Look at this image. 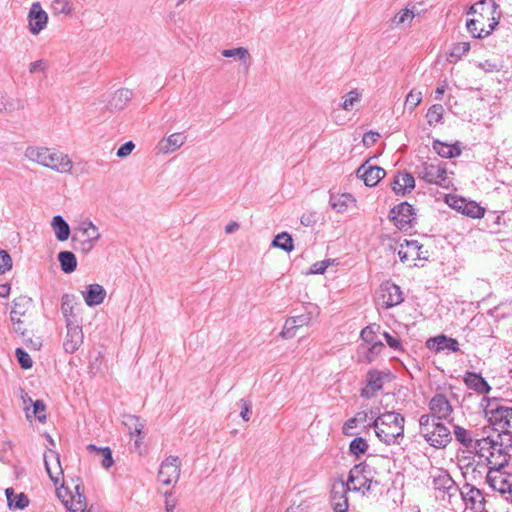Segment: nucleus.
I'll return each mask as SVG.
<instances>
[{
    "instance_id": "nucleus-1",
    "label": "nucleus",
    "mask_w": 512,
    "mask_h": 512,
    "mask_svg": "<svg viewBox=\"0 0 512 512\" xmlns=\"http://www.w3.org/2000/svg\"><path fill=\"white\" fill-rule=\"evenodd\" d=\"M44 464L49 478L56 486L57 497L69 512H84L87 506L84 489L78 483L74 485L73 490L65 486L59 454L54 450H48L44 454Z\"/></svg>"
},
{
    "instance_id": "nucleus-2",
    "label": "nucleus",
    "mask_w": 512,
    "mask_h": 512,
    "mask_svg": "<svg viewBox=\"0 0 512 512\" xmlns=\"http://www.w3.org/2000/svg\"><path fill=\"white\" fill-rule=\"evenodd\" d=\"M475 442V453L489 467L506 468L512 458V437L503 430Z\"/></svg>"
},
{
    "instance_id": "nucleus-3",
    "label": "nucleus",
    "mask_w": 512,
    "mask_h": 512,
    "mask_svg": "<svg viewBox=\"0 0 512 512\" xmlns=\"http://www.w3.org/2000/svg\"><path fill=\"white\" fill-rule=\"evenodd\" d=\"M468 14L476 17L468 19L466 27L475 38H484L491 34L499 23L501 12L494 0H480L473 4Z\"/></svg>"
},
{
    "instance_id": "nucleus-4",
    "label": "nucleus",
    "mask_w": 512,
    "mask_h": 512,
    "mask_svg": "<svg viewBox=\"0 0 512 512\" xmlns=\"http://www.w3.org/2000/svg\"><path fill=\"white\" fill-rule=\"evenodd\" d=\"M24 156L29 161L60 174H71L73 170V161L69 155L55 148L28 146Z\"/></svg>"
},
{
    "instance_id": "nucleus-5",
    "label": "nucleus",
    "mask_w": 512,
    "mask_h": 512,
    "mask_svg": "<svg viewBox=\"0 0 512 512\" xmlns=\"http://www.w3.org/2000/svg\"><path fill=\"white\" fill-rule=\"evenodd\" d=\"M101 239V233L92 220L81 218L73 228L71 241L73 248L83 254L90 253Z\"/></svg>"
},
{
    "instance_id": "nucleus-6",
    "label": "nucleus",
    "mask_w": 512,
    "mask_h": 512,
    "mask_svg": "<svg viewBox=\"0 0 512 512\" xmlns=\"http://www.w3.org/2000/svg\"><path fill=\"white\" fill-rule=\"evenodd\" d=\"M419 433L436 449L446 448L452 441L450 429L441 421L429 417L419 418Z\"/></svg>"
},
{
    "instance_id": "nucleus-7",
    "label": "nucleus",
    "mask_w": 512,
    "mask_h": 512,
    "mask_svg": "<svg viewBox=\"0 0 512 512\" xmlns=\"http://www.w3.org/2000/svg\"><path fill=\"white\" fill-rule=\"evenodd\" d=\"M33 308V300L28 296H19L13 300L10 320L14 332L21 337H25L27 334V325L30 323Z\"/></svg>"
},
{
    "instance_id": "nucleus-8",
    "label": "nucleus",
    "mask_w": 512,
    "mask_h": 512,
    "mask_svg": "<svg viewBox=\"0 0 512 512\" xmlns=\"http://www.w3.org/2000/svg\"><path fill=\"white\" fill-rule=\"evenodd\" d=\"M373 468L370 464L355 465L349 472L348 481L345 484L350 490L360 491L363 494L373 490L379 482L372 479Z\"/></svg>"
},
{
    "instance_id": "nucleus-9",
    "label": "nucleus",
    "mask_w": 512,
    "mask_h": 512,
    "mask_svg": "<svg viewBox=\"0 0 512 512\" xmlns=\"http://www.w3.org/2000/svg\"><path fill=\"white\" fill-rule=\"evenodd\" d=\"M420 177L429 184L449 189L452 181L448 177L446 165L442 163L424 162L419 167Z\"/></svg>"
},
{
    "instance_id": "nucleus-10",
    "label": "nucleus",
    "mask_w": 512,
    "mask_h": 512,
    "mask_svg": "<svg viewBox=\"0 0 512 512\" xmlns=\"http://www.w3.org/2000/svg\"><path fill=\"white\" fill-rule=\"evenodd\" d=\"M379 420H381V417L373 410L360 411L354 417L346 420L343 424L342 432L346 436H353L355 434L354 430L358 424H363L364 427L373 426L375 434L381 439V435L384 431L379 427Z\"/></svg>"
},
{
    "instance_id": "nucleus-11",
    "label": "nucleus",
    "mask_w": 512,
    "mask_h": 512,
    "mask_svg": "<svg viewBox=\"0 0 512 512\" xmlns=\"http://www.w3.org/2000/svg\"><path fill=\"white\" fill-rule=\"evenodd\" d=\"M433 488L437 492L436 497L452 504L453 498L458 496L459 488L448 472L440 470L433 477Z\"/></svg>"
},
{
    "instance_id": "nucleus-12",
    "label": "nucleus",
    "mask_w": 512,
    "mask_h": 512,
    "mask_svg": "<svg viewBox=\"0 0 512 512\" xmlns=\"http://www.w3.org/2000/svg\"><path fill=\"white\" fill-rule=\"evenodd\" d=\"M429 413L423 414L420 418L429 417L433 420H450L453 413V407L443 393H436L428 403Z\"/></svg>"
},
{
    "instance_id": "nucleus-13",
    "label": "nucleus",
    "mask_w": 512,
    "mask_h": 512,
    "mask_svg": "<svg viewBox=\"0 0 512 512\" xmlns=\"http://www.w3.org/2000/svg\"><path fill=\"white\" fill-rule=\"evenodd\" d=\"M389 219L400 230H408L416 220V213L411 204L401 202L389 212Z\"/></svg>"
},
{
    "instance_id": "nucleus-14",
    "label": "nucleus",
    "mask_w": 512,
    "mask_h": 512,
    "mask_svg": "<svg viewBox=\"0 0 512 512\" xmlns=\"http://www.w3.org/2000/svg\"><path fill=\"white\" fill-rule=\"evenodd\" d=\"M404 416L396 411H386V444H400L404 438Z\"/></svg>"
},
{
    "instance_id": "nucleus-15",
    "label": "nucleus",
    "mask_w": 512,
    "mask_h": 512,
    "mask_svg": "<svg viewBox=\"0 0 512 512\" xmlns=\"http://www.w3.org/2000/svg\"><path fill=\"white\" fill-rule=\"evenodd\" d=\"M180 477V463L176 456H169L160 465L158 479L164 485L176 483Z\"/></svg>"
},
{
    "instance_id": "nucleus-16",
    "label": "nucleus",
    "mask_w": 512,
    "mask_h": 512,
    "mask_svg": "<svg viewBox=\"0 0 512 512\" xmlns=\"http://www.w3.org/2000/svg\"><path fill=\"white\" fill-rule=\"evenodd\" d=\"M28 29L32 35H38L44 30L48 23V14L42 8L40 2L32 3L28 16Z\"/></svg>"
},
{
    "instance_id": "nucleus-17",
    "label": "nucleus",
    "mask_w": 512,
    "mask_h": 512,
    "mask_svg": "<svg viewBox=\"0 0 512 512\" xmlns=\"http://www.w3.org/2000/svg\"><path fill=\"white\" fill-rule=\"evenodd\" d=\"M505 468L489 467L486 476V482L494 491L505 495L507 489L512 485L511 476L506 474L503 470Z\"/></svg>"
},
{
    "instance_id": "nucleus-18",
    "label": "nucleus",
    "mask_w": 512,
    "mask_h": 512,
    "mask_svg": "<svg viewBox=\"0 0 512 512\" xmlns=\"http://www.w3.org/2000/svg\"><path fill=\"white\" fill-rule=\"evenodd\" d=\"M84 334L82 326L77 323L66 324V334L63 340V348L66 353H75L83 344Z\"/></svg>"
},
{
    "instance_id": "nucleus-19",
    "label": "nucleus",
    "mask_w": 512,
    "mask_h": 512,
    "mask_svg": "<svg viewBox=\"0 0 512 512\" xmlns=\"http://www.w3.org/2000/svg\"><path fill=\"white\" fill-rule=\"evenodd\" d=\"M462 501L465 503L467 508L473 510H481L484 508L485 499L480 489L475 486L466 483L458 491Z\"/></svg>"
},
{
    "instance_id": "nucleus-20",
    "label": "nucleus",
    "mask_w": 512,
    "mask_h": 512,
    "mask_svg": "<svg viewBox=\"0 0 512 512\" xmlns=\"http://www.w3.org/2000/svg\"><path fill=\"white\" fill-rule=\"evenodd\" d=\"M351 491L343 479L336 480L332 485L331 504L335 512L348 511L347 492Z\"/></svg>"
},
{
    "instance_id": "nucleus-21",
    "label": "nucleus",
    "mask_w": 512,
    "mask_h": 512,
    "mask_svg": "<svg viewBox=\"0 0 512 512\" xmlns=\"http://www.w3.org/2000/svg\"><path fill=\"white\" fill-rule=\"evenodd\" d=\"M357 176L364 181L366 186L373 187L384 178V170L381 167L371 165L368 160L357 169Z\"/></svg>"
},
{
    "instance_id": "nucleus-22",
    "label": "nucleus",
    "mask_w": 512,
    "mask_h": 512,
    "mask_svg": "<svg viewBox=\"0 0 512 512\" xmlns=\"http://www.w3.org/2000/svg\"><path fill=\"white\" fill-rule=\"evenodd\" d=\"M312 320L311 313H305L297 316L289 317L284 324V327L280 333L281 337L285 339L292 338L298 328L307 326Z\"/></svg>"
},
{
    "instance_id": "nucleus-23",
    "label": "nucleus",
    "mask_w": 512,
    "mask_h": 512,
    "mask_svg": "<svg viewBox=\"0 0 512 512\" xmlns=\"http://www.w3.org/2000/svg\"><path fill=\"white\" fill-rule=\"evenodd\" d=\"M426 347L430 350H434L436 352L441 351H450V352H458L459 351V343L456 339L447 337L446 335H438L436 337L429 338L426 341Z\"/></svg>"
},
{
    "instance_id": "nucleus-24",
    "label": "nucleus",
    "mask_w": 512,
    "mask_h": 512,
    "mask_svg": "<svg viewBox=\"0 0 512 512\" xmlns=\"http://www.w3.org/2000/svg\"><path fill=\"white\" fill-rule=\"evenodd\" d=\"M384 385V378L382 373L377 370H371L367 373L366 386L361 390V396L370 398L375 393L382 389Z\"/></svg>"
},
{
    "instance_id": "nucleus-25",
    "label": "nucleus",
    "mask_w": 512,
    "mask_h": 512,
    "mask_svg": "<svg viewBox=\"0 0 512 512\" xmlns=\"http://www.w3.org/2000/svg\"><path fill=\"white\" fill-rule=\"evenodd\" d=\"M384 344L381 342H373L370 345H359L357 348L358 362H373L383 351Z\"/></svg>"
},
{
    "instance_id": "nucleus-26",
    "label": "nucleus",
    "mask_w": 512,
    "mask_h": 512,
    "mask_svg": "<svg viewBox=\"0 0 512 512\" xmlns=\"http://www.w3.org/2000/svg\"><path fill=\"white\" fill-rule=\"evenodd\" d=\"M392 190L395 194L398 195H406L410 193L415 187V180L412 174L410 173H399L394 177V180L391 183Z\"/></svg>"
},
{
    "instance_id": "nucleus-27",
    "label": "nucleus",
    "mask_w": 512,
    "mask_h": 512,
    "mask_svg": "<svg viewBox=\"0 0 512 512\" xmlns=\"http://www.w3.org/2000/svg\"><path fill=\"white\" fill-rule=\"evenodd\" d=\"M25 100L19 96H8L0 91V113L12 114L23 110Z\"/></svg>"
},
{
    "instance_id": "nucleus-28",
    "label": "nucleus",
    "mask_w": 512,
    "mask_h": 512,
    "mask_svg": "<svg viewBox=\"0 0 512 512\" xmlns=\"http://www.w3.org/2000/svg\"><path fill=\"white\" fill-rule=\"evenodd\" d=\"M84 301L87 306L93 307L103 303L106 297L105 289L99 284H90L86 291L82 292Z\"/></svg>"
},
{
    "instance_id": "nucleus-29",
    "label": "nucleus",
    "mask_w": 512,
    "mask_h": 512,
    "mask_svg": "<svg viewBox=\"0 0 512 512\" xmlns=\"http://www.w3.org/2000/svg\"><path fill=\"white\" fill-rule=\"evenodd\" d=\"M185 142H186V136L183 133H181V132L173 133V134L169 135L168 137L163 138L158 143V149L160 152L165 153V154L171 153V152H174L177 149H179L181 146H183Z\"/></svg>"
},
{
    "instance_id": "nucleus-30",
    "label": "nucleus",
    "mask_w": 512,
    "mask_h": 512,
    "mask_svg": "<svg viewBox=\"0 0 512 512\" xmlns=\"http://www.w3.org/2000/svg\"><path fill=\"white\" fill-rule=\"evenodd\" d=\"M354 197L349 193H331L329 204L337 213H343L353 205H355Z\"/></svg>"
},
{
    "instance_id": "nucleus-31",
    "label": "nucleus",
    "mask_w": 512,
    "mask_h": 512,
    "mask_svg": "<svg viewBox=\"0 0 512 512\" xmlns=\"http://www.w3.org/2000/svg\"><path fill=\"white\" fill-rule=\"evenodd\" d=\"M463 380L470 389L480 394H486L491 390L487 381L475 372H466Z\"/></svg>"
},
{
    "instance_id": "nucleus-32",
    "label": "nucleus",
    "mask_w": 512,
    "mask_h": 512,
    "mask_svg": "<svg viewBox=\"0 0 512 512\" xmlns=\"http://www.w3.org/2000/svg\"><path fill=\"white\" fill-rule=\"evenodd\" d=\"M415 16L416 12L414 6L412 9L408 7L403 8L390 20V27L405 29L411 25Z\"/></svg>"
},
{
    "instance_id": "nucleus-33",
    "label": "nucleus",
    "mask_w": 512,
    "mask_h": 512,
    "mask_svg": "<svg viewBox=\"0 0 512 512\" xmlns=\"http://www.w3.org/2000/svg\"><path fill=\"white\" fill-rule=\"evenodd\" d=\"M449 424L452 425L453 428V434L455 436L456 441H458L462 446L465 448H474L475 449V442L473 432L470 430L465 429L464 427L452 423V421H449Z\"/></svg>"
},
{
    "instance_id": "nucleus-34",
    "label": "nucleus",
    "mask_w": 512,
    "mask_h": 512,
    "mask_svg": "<svg viewBox=\"0 0 512 512\" xmlns=\"http://www.w3.org/2000/svg\"><path fill=\"white\" fill-rule=\"evenodd\" d=\"M133 93L127 88L117 90L111 97L108 106L111 110L124 109L131 100Z\"/></svg>"
},
{
    "instance_id": "nucleus-35",
    "label": "nucleus",
    "mask_w": 512,
    "mask_h": 512,
    "mask_svg": "<svg viewBox=\"0 0 512 512\" xmlns=\"http://www.w3.org/2000/svg\"><path fill=\"white\" fill-rule=\"evenodd\" d=\"M51 226L55 232V237L58 241H66L71 235V229L65 219L56 215L51 221Z\"/></svg>"
},
{
    "instance_id": "nucleus-36",
    "label": "nucleus",
    "mask_w": 512,
    "mask_h": 512,
    "mask_svg": "<svg viewBox=\"0 0 512 512\" xmlns=\"http://www.w3.org/2000/svg\"><path fill=\"white\" fill-rule=\"evenodd\" d=\"M49 9L55 17L60 15L71 16L75 7L71 0H52Z\"/></svg>"
},
{
    "instance_id": "nucleus-37",
    "label": "nucleus",
    "mask_w": 512,
    "mask_h": 512,
    "mask_svg": "<svg viewBox=\"0 0 512 512\" xmlns=\"http://www.w3.org/2000/svg\"><path fill=\"white\" fill-rule=\"evenodd\" d=\"M75 296L71 294H64L61 298V312L63 317L65 318V322L67 323H77L74 317V306H75Z\"/></svg>"
},
{
    "instance_id": "nucleus-38",
    "label": "nucleus",
    "mask_w": 512,
    "mask_h": 512,
    "mask_svg": "<svg viewBox=\"0 0 512 512\" xmlns=\"http://www.w3.org/2000/svg\"><path fill=\"white\" fill-rule=\"evenodd\" d=\"M8 506L10 509H24L29 504V499L24 493L15 494L13 488L5 490Z\"/></svg>"
},
{
    "instance_id": "nucleus-39",
    "label": "nucleus",
    "mask_w": 512,
    "mask_h": 512,
    "mask_svg": "<svg viewBox=\"0 0 512 512\" xmlns=\"http://www.w3.org/2000/svg\"><path fill=\"white\" fill-rule=\"evenodd\" d=\"M386 293L388 296L386 300V308L399 305L404 301V294L401 288L394 283H388L386 281Z\"/></svg>"
},
{
    "instance_id": "nucleus-40",
    "label": "nucleus",
    "mask_w": 512,
    "mask_h": 512,
    "mask_svg": "<svg viewBox=\"0 0 512 512\" xmlns=\"http://www.w3.org/2000/svg\"><path fill=\"white\" fill-rule=\"evenodd\" d=\"M433 149L444 158H454L461 154V149L458 145L446 144L439 140L433 141Z\"/></svg>"
},
{
    "instance_id": "nucleus-41",
    "label": "nucleus",
    "mask_w": 512,
    "mask_h": 512,
    "mask_svg": "<svg viewBox=\"0 0 512 512\" xmlns=\"http://www.w3.org/2000/svg\"><path fill=\"white\" fill-rule=\"evenodd\" d=\"M222 56L225 58H236L242 62L243 65L249 67V61L251 59L250 52L245 47H237L231 49H224L221 52Z\"/></svg>"
},
{
    "instance_id": "nucleus-42",
    "label": "nucleus",
    "mask_w": 512,
    "mask_h": 512,
    "mask_svg": "<svg viewBox=\"0 0 512 512\" xmlns=\"http://www.w3.org/2000/svg\"><path fill=\"white\" fill-rule=\"evenodd\" d=\"M58 261L60 263L61 270L65 273H72L77 267L76 256L70 251L59 252Z\"/></svg>"
},
{
    "instance_id": "nucleus-43",
    "label": "nucleus",
    "mask_w": 512,
    "mask_h": 512,
    "mask_svg": "<svg viewBox=\"0 0 512 512\" xmlns=\"http://www.w3.org/2000/svg\"><path fill=\"white\" fill-rule=\"evenodd\" d=\"M123 424L128 429L131 436L136 435L139 439H141L144 423L139 417L135 415H126L124 416Z\"/></svg>"
},
{
    "instance_id": "nucleus-44",
    "label": "nucleus",
    "mask_w": 512,
    "mask_h": 512,
    "mask_svg": "<svg viewBox=\"0 0 512 512\" xmlns=\"http://www.w3.org/2000/svg\"><path fill=\"white\" fill-rule=\"evenodd\" d=\"M342 98L343 102L340 104V107L343 110L350 112L361 102L362 92L358 89H352Z\"/></svg>"
},
{
    "instance_id": "nucleus-45",
    "label": "nucleus",
    "mask_w": 512,
    "mask_h": 512,
    "mask_svg": "<svg viewBox=\"0 0 512 512\" xmlns=\"http://www.w3.org/2000/svg\"><path fill=\"white\" fill-rule=\"evenodd\" d=\"M380 325L377 324H371L367 327H365L361 331V340L362 343L360 345H370L373 344V342H381V339L377 336V333L380 331Z\"/></svg>"
},
{
    "instance_id": "nucleus-46",
    "label": "nucleus",
    "mask_w": 512,
    "mask_h": 512,
    "mask_svg": "<svg viewBox=\"0 0 512 512\" xmlns=\"http://www.w3.org/2000/svg\"><path fill=\"white\" fill-rule=\"evenodd\" d=\"M457 202L464 204L463 214L472 218H481L484 216L485 210L474 201H466L460 198Z\"/></svg>"
},
{
    "instance_id": "nucleus-47",
    "label": "nucleus",
    "mask_w": 512,
    "mask_h": 512,
    "mask_svg": "<svg viewBox=\"0 0 512 512\" xmlns=\"http://www.w3.org/2000/svg\"><path fill=\"white\" fill-rule=\"evenodd\" d=\"M272 246L282 249L285 252H291L294 248L293 239L288 233L282 232L275 236L272 241Z\"/></svg>"
},
{
    "instance_id": "nucleus-48",
    "label": "nucleus",
    "mask_w": 512,
    "mask_h": 512,
    "mask_svg": "<svg viewBox=\"0 0 512 512\" xmlns=\"http://www.w3.org/2000/svg\"><path fill=\"white\" fill-rule=\"evenodd\" d=\"M89 451H95L98 455L102 456V466L106 469L110 468L113 465L112 452L110 448H98L93 444L87 446Z\"/></svg>"
},
{
    "instance_id": "nucleus-49",
    "label": "nucleus",
    "mask_w": 512,
    "mask_h": 512,
    "mask_svg": "<svg viewBox=\"0 0 512 512\" xmlns=\"http://www.w3.org/2000/svg\"><path fill=\"white\" fill-rule=\"evenodd\" d=\"M443 106L441 104H434L432 105L426 114V118L429 125H435L439 122H441L443 118Z\"/></svg>"
},
{
    "instance_id": "nucleus-50",
    "label": "nucleus",
    "mask_w": 512,
    "mask_h": 512,
    "mask_svg": "<svg viewBox=\"0 0 512 512\" xmlns=\"http://www.w3.org/2000/svg\"><path fill=\"white\" fill-rule=\"evenodd\" d=\"M368 449V444L366 440L362 437H356L353 439L349 445V451L352 455L359 457L361 454H364Z\"/></svg>"
},
{
    "instance_id": "nucleus-51",
    "label": "nucleus",
    "mask_w": 512,
    "mask_h": 512,
    "mask_svg": "<svg viewBox=\"0 0 512 512\" xmlns=\"http://www.w3.org/2000/svg\"><path fill=\"white\" fill-rule=\"evenodd\" d=\"M470 50L469 42H458L455 43L450 51V57L460 59L463 55L468 53Z\"/></svg>"
},
{
    "instance_id": "nucleus-52",
    "label": "nucleus",
    "mask_w": 512,
    "mask_h": 512,
    "mask_svg": "<svg viewBox=\"0 0 512 512\" xmlns=\"http://www.w3.org/2000/svg\"><path fill=\"white\" fill-rule=\"evenodd\" d=\"M15 355L18 363L23 369H30L33 365L32 358L30 355L24 351L22 348H17L15 351Z\"/></svg>"
},
{
    "instance_id": "nucleus-53",
    "label": "nucleus",
    "mask_w": 512,
    "mask_h": 512,
    "mask_svg": "<svg viewBox=\"0 0 512 512\" xmlns=\"http://www.w3.org/2000/svg\"><path fill=\"white\" fill-rule=\"evenodd\" d=\"M12 268V258L7 251L0 249V274H5Z\"/></svg>"
},
{
    "instance_id": "nucleus-54",
    "label": "nucleus",
    "mask_w": 512,
    "mask_h": 512,
    "mask_svg": "<svg viewBox=\"0 0 512 512\" xmlns=\"http://www.w3.org/2000/svg\"><path fill=\"white\" fill-rule=\"evenodd\" d=\"M22 340L24 344L27 346V348L37 351L42 346V340L40 337H32L29 335V331L27 330V334L25 337H22Z\"/></svg>"
},
{
    "instance_id": "nucleus-55",
    "label": "nucleus",
    "mask_w": 512,
    "mask_h": 512,
    "mask_svg": "<svg viewBox=\"0 0 512 512\" xmlns=\"http://www.w3.org/2000/svg\"><path fill=\"white\" fill-rule=\"evenodd\" d=\"M334 262L335 260L332 259L316 262L311 266L310 273L323 274L330 265L334 264Z\"/></svg>"
},
{
    "instance_id": "nucleus-56",
    "label": "nucleus",
    "mask_w": 512,
    "mask_h": 512,
    "mask_svg": "<svg viewBox=\"0 0 512 512\" xmlns=\"http://www.w3.org/2000/svg\"><path fill=\"white\" fill-rule=\"evenodd\" d=\"M33 414L40 422H44L46 420L45 414V404L41 400H36L33 403Z\"/></svg>"
},
{
    "instance_id": "nucleus-57",
    "label": "nucleus",
    "mask_w": 512,
    "mask_h": 512,
    "mask_svg": "<svg viewBox=\"0 0 512 512\" xmlns=\"http://www.w3.org/2000/svg\"><path fill=\"white\" fill-rule=\"evenodd\" d=\"M386 345L395 352H404L400 339L391 336L386 332Z\"/></svg>"
},
{
    "instance_id": "nucleus-58",
    "label": "nucleus",
    "mask_w": 512,
    "mask_h": 512,
    "mask_svg": "<svg viewBox=\"0 0 512 512\" xmlns=\"http://www.w3.org/2000/svg\"><path fill=\"white\" fill-rule=\"evenodd\" d=\"M135 148V144L132 141H128L121 145L116 152L117 157L125 158L130 155Z\"/></svg>"
},
{
    "instance_id": "nucleus-59",
    "label": "nucleus",
    "mask_w": 512,
    "mask_h": 512,
    "mask_svg": "<svg viewBox=\"0 0 512 512\" xmlns=\"http://www.w3.org/2000/svg\"><path fill=\"white\" fill-rule=\"evenodd\" d=\"M47 67H48L47 61L44 59H40V60L30 63L28 70L31 74H34L37 72H45Z\"/></svg>"
},
{
    "instance_id": "nucleus-60",
    "label": "nucleus",
    "mask_w": 512,
    "mask_h": 512,
    "mask_svg": "<svg viewBox=\"0 0 512 512\" xmlns=\"http://www.w3.org/2000/svg\"><path fill=\"white\" fill-rule=\"evenodd\" d=\"M379 137H380V134L377 132H372V131L367 132L363 135V139H362L363 145L366 147H370L377 141V139Z\"/></svg>"
},
{
    "instance_id": "nucleus-61",
    "label": "nucleus",
    "mask_w": 512,
    "mask_h": 512,
    "mask_svg": "<svg viewBox=\"0 0 512 512\" xmlns=\"http://www.w3.org/2000/svg\"><path fill=\"white\" fill-rule=\"evenodd\" d=\"M421 102V93L418 92V93H414L413 91H411L407 96H406V101L405 103L410 106V108H414L416 107L419 103Z\"/></svg>"
},
{
    "instance_id": "nucleus-62",
    "label": "nucleus",
    "mask_w": 512,
    "mask_h": 512,
    "mask_svg": "<svg viewBox=\"0 0 512 512\" xmlns=\"http://www.w3.org/2000/svg\"><path fill=\"white\" fill-rule=\"evenodd\" d=\"M176 504H177V501L175 498L172 497V493L166 492L165 493V510H166V512H174Z\"/></svg>"
},
{
    "instance_id": "nucleus-63",
    "label": "nucleus",
    "mask_w": 512,
    "mask_h": 512,
    "mask_svg": "<svg viewBox=\"0 0 512 512\" xmlns=\"http://www.w3.org/2000/svg\"><path fill=\"white\" fill-rule=\"evenodd\" d=\"M240 402H241V408H242L240 416L243 420L248 421L250 419L249 414H250L251 405L248 401L243 400V399Z\"/></svg>"
},
{
    "instance_id": "nucleus-64",
    "label": "nucleus",
    "mask_w": 512,
    "mask_h": 512,
    "mask_svg": "<svg viewBox=\"0 0 512 512\" xmlns=\"http://www.w3.org/2000/svg\"><path fill=\"white\" fill-rule=\"evenodd\" d=\"M480 67L485 71V72H494V71H500L501 69V66L496 64V63H493L491 62L490 60H486L485 62L481 63L480 64Z\"/></svg>"
}]
</instances>
